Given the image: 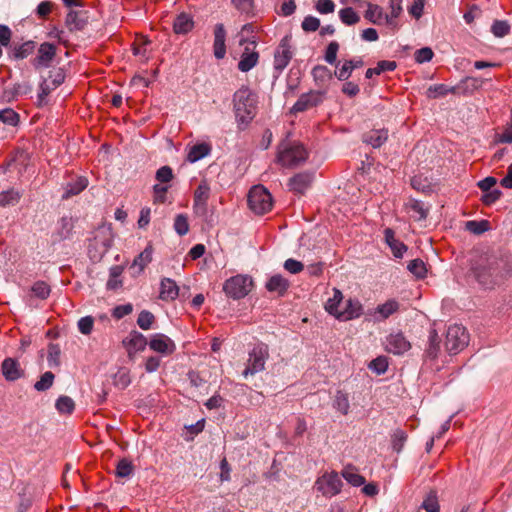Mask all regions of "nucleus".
I'll return each instance as SVG.
<instances>
[{"mask_svg": "<svg viewBox=\"0 0 512 512\" xmlns=\"http://www.w3.org/2000/svg\"><path fill=\"white\" fill-rule=\"evenodd\" d=\"M508 274L509 268L502 259L489 255H474L470 259L466 279L484 289H493L504 283Z\"/></svg>", "mask_w": 512, "mask_h": 512, "instance_id": "nucleus-1", "label": "nucleus"}, {"mask_svg": "<svg viewBox=\"0 0 512 512\" xmlns=\"http://www.w3.org/2000/svg\"><path fill=\"white\" fill-rule=\"evenodd\" d=\"M233 109L239 125L249 124L257 113V97L247 86H242L233 95Z\"/></svg>", "mask_w": 512, "mask_h": 512, "instance_id": "nucleus-2", "label": "nucleus"}, {"mask_svg": "<svg viewBox=\"0 0 512 512\" xmlns=\"http://www.w3.org/2000/svg\"><path fill=\"white\" fill-rule=\"evenodd\" d=\"M333 297L329 298L325 304L326 311L339 320H350L361 314L362 306L359 301L348 299L343 300V295L338 289L333 290Z\"/></svg>", "mask_w": 512, "mask_h": 512, "instance_id": "nucleus-3", "label": "nucleus"}, {"mask_svg": "<svg viewBox=\"0 0 512 512\" xmlns=\"http://www.w3.org/2000/svg\"><path fill=\"white\" fill-rule=\"evenodd\" d=\"M308 158V152L299 143L285 142L279 146L277 161L285 167H294Z\"/></svg>", "mask_w": 512, "mask_h": 512, "instance_id": "nucleus-4", "label": "nucleus"}, {"mask_svg": "<svg viewBox=\"0 0 512 512\" xmlns=\"http://www.w3.org/2000/svg\"><path fill=\"white\" fill-rule=\"evenodd\" d=\"M247 201L249 208L258 215L269 212L273 206L270 192L262 185H256L250 189Z\"/></svg>", "mask_w": 512, "mask_h": 512, "instance_id": "nucleus-5", "label": "nucleus"}, {"mask_svg": "<svg viewBox=\"0 0 512 512\" xmlns=\"http://www.w3.org/2000/svg\"><path fill=\"white\" fill-rule=\"evenodd\" d=\"M469 343V334L465 327L461 325H451L448 327L445 336V349L450 355L461 352Z\"/></svg>", "mask_w": 512, "mask_h": 512, "instance_id": "nucleus-6", "label": "nucleus"}, {"mask_svg": "<svg viewBox=\"0 0 512 512\" xmlns=\"http://www.w3.org/2000/svg\"><path fill=\"white\" fill-rule=\"evenodd\" d=\"M269 357V350L266 344L260 343L253 347L249 352L247 366L243 371V376H253L265 369L266 360Z\"/></svg>", "mask_w": 512, "mask_h": 512, "instance_id": "nucleus-7", "label": "nucleus"}, {"mask_svg": "<svg viewBox=\"0 0 512 512\" xmlns=\"http://www.w3.org/2000/svg\"><path fill=\"white\" fill-rule=\"evenodd\" d=\"M251 286V278L244 275H236L225 281L223 291L227 297L239 300L248 295L251 290Z\"/></svg>", "mask_w": 512, "mask_h": 512, "instance_id": "nucleus-8", "label": "nucleus"}, {"mask_svg": "<svg viewBox=\"0 0 512 512\" xmlns=\"http://www.w3.org/2000/svg\"><path fill=\"white\" fill-rule=\"evenodd\" d=\"M291 37L285 36L274 53V70L281 73L290 63L293 51L290 45Z\"/></svg>", "mask_w": 512, "mask_h": 512, "instance_id": "nucleus-9", "label": "nucleus"}, {"mask_svg": "<svg viewBox=\"0 0 512 512\" xmlns=\"http://www.w3.org/2000/svg\"><path fill=\"white\" fill-rule=\"evenodd\" d=\"M317 489L326 496H334L341 490L342 480L338 473L331 472L324 474L316 482Z\"/></svg>", "mask_w": 512, "mask_h": 512, "instance_id": "nucleus-10", "label": "nucleus"}, {"mask_svg": "<svg viewBox=\"0 0 512 512\" xmlns=\"http://www.w3.org/2000/svg\"><path fill=\"white\" fill-rule=\"evenodd\" d=\"M209 197L210 186L206 180H202L194 192L193 210L197 215L206 214Z\"/></svg>", "mask_w": 512, "mask_h": 512, "instance_id": "nucleus-11", "label": "nucleus"}, {"mask_svg": "<svg viewBox=\"0 0 512 512\" xmlns=\"http://www.w3.org/2000/svg\"><path fill=\"white\" fill-rule=\"evenodd\" d=\"M384 344L386 351L395 355H401L411 348L410 342L402 333L388 335Z\"/></svg>", "mask_w": 512, "mask_h": 512, "instance_id": "nucleus-12", "label": "nucleus"}, {"mask_svg": "<svg viewBox=\"0 0 512 512\" xmlns=\"http://www.w3.org/2000/svg\"><path fill=\"white\" fill-rule=\"evenodd\" d=\"M322 101V95L317 91L302 94L292 107V112H303L317 106Z\"/></svg>", "mask_w": 512, "mask_h": 512, "instance_id": "nucleus-13", "label": "nucleus"}, {"mask_svg": "<svg viewBox=\"0 0 512 512\" xmlns=\"http://www.w3.org/2000/svg\"><path fill=\"white\" fill-rule=\"evenodd\" d=\"M149 346L153 351L162 354H171L176 349L174 341L162 333L154 334L149 342Z\"/></svg>", "mask_w": 512, "mask_h": 512, "instance_id": "nucleus-14", "label": "nucleus"}, {"mask_svg": "<svg viewBox=\"0 0 512 512\" xmlns=\"http://www.w3.org/2000/svg\"><path fill=\"white\" fill-rule=\"evenodd\" d=\"M56 55V47L48 42H44L38 49V55L33 60V65L36 69L47 67Z\"/></svg>", "mask_w": 512, "mask_h": 512, "instance_id": "nucleus-15", "label": "nucleus"}, {"mask_svg": "<svg viewBox=\"0 0 512 512\" xmlns=\"http://www.w3.org/2000/svg\"><path fill=\"white\" fill-rule=\"evenodd\" d=\"M1 371L7 381H16L24 375L19 362L15 358H5L1 364Z\"/></svg>", "mask_w": 512, "mask_h": 512, "instance_id": "nucleus-16", "label": "nucleus"}, {"mask_svg": "<svg viewBox=\"0 0 512 512\" xmlns=\"http://www.w3.org/2000/svg\"><path fill=\"white\" fill-rule=\"evenodd\" d=\"M226 30L224 28V25L219 23L216 24L214 29V43H213V51L214 56L217 59H223L226 54Z\"/></svg>", "mask_w": 512, "mask_h": 512, "instance_id": "nucleus-17", "label": "nucleus"}, {"mask_svg": "<svg viewBox=\"0 0 512 512\" xmlns=\"http://www.w3.org/2000/svg\"><path fill=\"white\" fill-rule=\"evenodd\" d=\"M314 175L309 172L296 174L289 180V187L296 193H304L311 185Z\"/></svg>", "mask_w": 512, "mask_h": 512, "instance_id": "nucleus-18", "label": "nucleus"}, {"mask_svg": "<svg viewBox=\"0 0 512 512\" xmlns=\"http://www.w3.org/2000/svg\"><path fill=\"white\" fill-rule=\"evenodd\" d=\"M123 344L126 346L128 353L143 351L147 345L146 337L138 332L132 331L128 338L123 340Z\"/></svg>", "mask_w": 512, "mask_h": 512, "instance_id": "nucleus-19", "label": "nucleus"}, {"mask_svg": "<svg viewBox=\"0 0 512 512\" xmlns=\"http://www.w3.org/2000/svg\"><path fill=\"white\" fill-rule=\"evenodd\" d=\"M385 242L390 247L393 255L396 258H402L407 251V246L395 238V233L392 229L386 228L384 231Z\"/></svg>", "mask_w": 512, "mask_h": 512, "instance_id": "nucleus-20", "label": "nucleus"}, {"mask_svg": "<svg viewBox=\"0 0 512 512\" xmlns=\"http://www.w3.org/2000/svg\"><path fill=\"white\" fill-rule=\"evenodd\" d=\"M179 287L176 282L170 278H163L160 283V299L172 301L178 297Z\"/></svg>", "mask_w": 512, "mask_h": 512, "instance_id": "nucleus-21", "label": "nucleus"}, {"mask_svg": "<svg viewBox=\"0 0 512 512\" xmlns=\"http://www.w3.org/2000/svg\"><path fill=\"white\" fill-rule=\"evenodd\" d=\"M289 281L280 274L273 275L266 282V289L269 292L277 293L278 296H284L289 288Z\"/></svg>", "mask_w": 512, "mask_h": 512, "instance_id": "nucleus-22", "label": "nucleus"}, {"mask_svg": "<svg viewBox=\"0 0 512 512\" xmlns=\"http://www.w3.org/2000/svg\"><path fill=\"white\" fill-rule=\"evenodd\" d=\"M65 23L70 31L82 30L88 23V17L84 11H70Z\"/></svg>", "mask_w": 512, "mask_h": 512, "instance_id": "nucleus-23", "label": "nucleus"}, {"mask_svg": "<svg viewBox=\"0 0 512 512\" xmlns=\"http://www.w3.org/2000/svg\"><path fill=\"white\" fill-rule=\"evenodd\" d=\"M194 27V21L191 15L182 12L173 22V30L176 34H187Z\"/></svg>", "mask_w": 512, "mask_h": 512, "instance_id": "nucleus-24", "label": "nucleus"}, {"mask_svg": "<svg viewBox=\"0 0 512 512\" xmlns=\"http://www.w3.org/2000/svg\"><path fill=\"white\" fill-rule=\"evenodd\" d=\"M460 91V86H447L445 84L431 85L426 90V96L430 99L444 97L449 93L455 94Z\"/></svg>", "mask_w": 512, "mask_h": 512, "instance_id": "nucleus-25", "label": "nucleus"}, {"mask_svg": "<svg viewBox=\"0 0 512 512\" xmlns=\"http://www.w3.org/2000/svg\"><path fill=\"white\" fill-rule=\"evenodd\" d=\"M152 261V248L146 247L139 255H137L130 266L136 275L143 272L145 267Z\"/></svg>", "mask_w": 512, "mask_h": 512, "instance_id": "nucleus-26", "label": "nucleus"}, {"mask_svg": "<svg viewBox=\"0 0 512 512\" xmlns=\"http://www.w3.org/2000/svg\"><path fill=\"white\" fill-rule=\"evenodd\" d=\"M388 139L386 130H372L363 135V142L370 144L373 148L381 147Z\"/></svg>", "mask_w": 512, "mask_h": 512, "instance_id": "nucleus-27", "label": "nucleus"}, {"mask_svg": "<svg viewBox=\"0 0 512 512\" xmlns=\"http://www.w3.org/2000/svg\"><path fill=\"white\" fill-rule=\"evenodd\" d=\"M441 351V338L436 330L432 329L429 333L428 347L425 355L430 359H436Z\"/></svg>", "mask_w": 512, "mask_h": 512, "instance_id": "nucleus-28", "label": "nucleus"}, {"mask_svg": "<svg viewBox=\"0 0 512 512\" xmlns=\"http://www.w3.org/2000/svg\"><path fill=\"white\" fill-rule=\"evenodd\" d=\"M211 152V146L207 143H198L192 146L187 154V160L191 163L197 162L208 156Z\"/></svg>", "mask_w": 512, "mask_h": 512, "instance_id": "nucleus-29", "label": "nucleus"}, {"mask_svg": "<svg viewBox=\"0 0 512 512\" xmlns=\"http://www.w3.org/2000/svg\"><path fill=\"white\" fill-rule=\"evenodd\" d=\"M249 47L245 48V52L242 54L240 61L238 62V69L242 72H248L258 62L259 54L255 51L248 52Z\"/></svg>", "mask_w": 512, "mask_h": 512, "instance_id": "nucleus-30", "label": "nucleus"}, {"mask_svg": "<svg viewBox=\"0 0 512 512\" xmlns=\"http://www.w3.org/2000/svg\"><path fill=\"white\" fill-rule=\"evenodd\" d=\"M407 208L409 209L410 212H412V217L415 220L421 221L427 218L429 210L427 207H425L423 202L411 199L407 203Z\"/></svg>", "mask_w": 512, "mask_h": 512, "instance_id": "nucleus-31", "label": "nucleus"}, {"mask_svg": "<svg viewBox=\"0 0 512 512\" xmlns=\"http://www.w3.org/2000/svg\"><path fill=\"white\" fill-rule=\"evenodd\" d=\"M343 478L352 486L358 487L365 483V478L361 476L353 466H346L341 472Z\"/></svg>", "mask_w": 512, "mask_h": 512, "instance_id": "nucleus-32", "label": "nucleus"}, {"mask_svg": "<svg viewBox=\"0 0 512 512\" xmlns=\"http://www.w3.org/2000/svg\"><path fill=\"white\" fill-rule=\"evenodd\" d=\"M397 67V64L395 61H388V60H382L379 61L377 64V67L375 68H369L366 70L365 77L370 79L374 75H380L381 73L385 71H393Z\"/></svg>", "mask_w": 512, "mask_h": 512, "instance_id": "nucleus-33", "label": "nucleus"}, {"mask_svg": "<svg viewBox=\"0 0 512 512\" xmlns=\"http://www.w3.org/2000/svg\"><path fill=\"white\" fill-rule=\"evenodd\" d=\"M333 407L343 415H347L350 409L348 394L340 390L337 391L333 400Z\"/></svg>", "mask_w": 512, "mask_h": 512, "instance_id": "nucleus-34", "label": "nucleus"}, {"mask_svg": "<svg viewBox=\"0 0 512 512\" xmlns=\"http://www.w3.org/2000/svg\"><path fill=\"white\" fill-rule=\"evenodd\" d=\"M383 9L376 4H368V8L365 12V18L376 25L383 24Z\"/></svg>", "mask_w": 512, "mask_h": 512, "instance_id": "nucleus-35", "label": "nucleus"}, {"mask_svg": "<svg viewBox=\"0 0 512 512\" xmlns=\"http://www.w3.org/2000/svg\"><path fill=\"white\" fill-rule=\"evenodd\" d=\"M398 309L399 303L396 300H388L377 307L376 313L380 316V319L384 320L397 312Z\"/></svg>", "mask_w": 512, "mask_h": 512, "instance_id": "nucleus-36", "label": "nucleus"}, {"mask_svg": "<svg viewBox=\"0 0 512 512\" xmlns=\"http://www.w3.org/2000/svg\"><path fill=\"white\" fill-rule=\"evenodd\" d=\"M485 79L479 77H466L457 85L464 92H473L482 87Z\"/></svg>", "mask_w": 512, "mask_h": 512, "instance_id": "nucleus-37", "label": "nucleus"}, {"mask_svg": "<svg viewBox=\"0 0 512 512\" xmlns=\"http://www.w3.org/2000/svg\"><path fill=\"white\" fill-rule=\"evenodd\" d=\"M123 268L120 265H115L110 268V277L107 281V289L115 290L122 285L120 275L122 274Z\"/></svg>", "mask_w": 512, "mask_h": 512, "instance_id": "nucleus-38", "label": "nucleus"}, {"mask_svg": "<svg viewBox=\"0 0 512 512\" xmlns=\"http://www.w3.org/2000/svg\"><path fill=\"white\" fill-rule=\"evenodd\" d=\"M339 18L345 25H354L360 21V16L351 7L343 8L339 11Z\"/></svg>", "mask_w": 512, "mask_h": 512, "instance_id": "nucleus-39", "label": "nucleus"}, {"mask_svg": "<svg viewBox=\"0 0 512 512\" xmlns=\"http://www.w3.org/2000/svg\"><path fill=\"white\" fill-rule=\"evenodd\" d=\"M61 349L58 344L50 343L48 345V354L47 360L50 367H59L61 364L60 361Z\"/></svg>", "mask_w": 512, "mask_h": 512, "instance_id": "nucleus-40", "label": "nucleus"}, {"mask_svg": "<svg viewBox=\"0 0 512 512\" xmlns=\"http://www.w3.org/2000/svg\"><path fill=\"white\" fill-rule=\"evenodd\" d=\"M88 185V180L85 177H79L76 183L68 184L66 192L63 194V198H68L73 195L79 194Z\"/></svg>", "mask_w": 512, "mask_h": 512, "instance_id": "nucleus-41", "label": "nucleus"}, {"mask_svg": "<svg viewBox=\"0 0 512 512\" xmlns=\"http://www.w3.org/2000/svg\"><path fill=\"white\" fill-rule=\"evenodd\" d=\"M31 292L35 297L45 300L49 297L51 289L46 282L37 281L32 285Z\"/></svg>", "mask_w": 512, "mask_h": 512, "instance_id": "nucleus-42", "label": "nucleus"}, {"mask_svg": "<svg viewBox=\"0 0 512 512\" xmlns=\"http://www.w3.org/2000/svg\"><path fill=\"white\" fill-rule=\"evenodd\" d=\"M55 407L60 413L71 414L75 409V403L69 396H60Z\"/></svg>", "mask_w": 512, "mask_h": 512, "instance_id": "nucleus-43", "label": "nucleus"}, {"mask_svg": "<svg viewBox=\"0 0 512 512\" xmlns=\"http://www.w3.org/2000/svg\"><path fill=\"white\" fill-rule=\"evenodd\" d=\"M392 448L395 452L400 453L407 440V433L401 429H396L392 434Z\"/></svg>", "mask_w": 512, "mask_h": 512, "instance_id": "nucleus-44", "label": "nucleus"}, {"mask_svg": "<svg viewBox=\"0 0 512 512\" xmlns=\"http://www.w3.org/2000/svg\"><path fill=\"white\" fill-rule=\"evenodd\" d=\"M407 269L417 278H424L427 273L425 263L419 258L411 260L407 265Z\"/></svg>", "mask_w": 512, "mask_h": 512, "instance_id": "nucleus-45", "label": "nucleus"}, {"mask_svg": "<svg viewBox=\"0 0 512 512\" xmlns=\"http://www.w3.org/2000/svg\"><path fill=\"white\" fill-rule=\"evenodd\" d=\"M20 197L21 194L14 189L3 191L0 193V206L14 205L18 203Z\"/></svg>", "mask_w": 512, "mask_h": 512, "instance_id": "nucleus-46", "label": "nucleus"}, {"mask_svg": "<svg viewBox=\"0 0 512 512\" xmlns=\"http://www.w3.org/2000/svg\"><path fill=\"white\" fill-rule=\"evenodd\" d=\"M368 368L375 372L377 375H382L387 371L388 368V359L385 356H378L377 358L373 359L369 365Z\"/></svg>", "mask_w": 512, "mask_h": 512, "instance_id": "nucleus-47", "label": "nucleus"}, {"mask_svg": "<svg viewBox=\"0 0 512 512\" xmlns=\"http://www.w3.org/2000/svg\"><path fill=\"white\" fill-rule=\"evenodd\" d=\"M35 49L34 41H26L19 47L14 49L13 56L15 59H24L33 53Z\"/></svg>", "mask_w": 512, "mask_h": 512, "instance_id": "nucleus-48", "label": "nucleus"}, {"mask_svg": "<svg viewBox=\"0 0 512 512\" xmlns=\"http://www.w3.org/2000/svg\"><path fill=\"white\" fill-rule=\"evenodd\" d=\"M55 376L52 372H45L40 379L34 384V388L37 391H46L49 389L54 382Z\"/></svg>", "mask_w": 512, "mask_h": 512, "instance_id": "nucleus-49", "label": "nucleus"}, {"mask_svg": "<svg viewBox=\"0 0 512 512\" xmlns=\"http://www.w3.org/2000/svg\"><path fill=\"white\" fill-rule=\"evenodd\" d=\"M488 226H489V222L486 220H482V221L471 220V221H467L465 224L466 230H468L469 232L476 234V235L482 234L485 231H487Z\"/></svg>", "mask_w": 512, "mask_h": 512, "instance_id": "nucleus-50", "label": "nucleus"}, {"mask_svg": "<svg viewBox=\"0 0 512 512\" xmlns=\"http://www.w3.org/2000/svg\"><path fill=\"white\" fill-rule=\"evenodd\" d=\"M491 32L495 37H504L510 32V25L504 20H495L491 26Z\"/></svg>", "mask_w": 512, "mask_h": 512, "instance_id": "nucleus-51", "label": "nucleus"}, {"mask_svg": "<svg viewBox=\"0 0 512 512\" xmlns=\"http://www.w3.org/2000/svg\"><path fill=\"white\" fill-rule=\"evenodd\" d=\"M154 322L155 317L150 311L143 310L139 313L137 324L141 329L149 330Z\"/></svg>", "mask_w": 512, "mask_h": 512, "instance_id": "nucleus-52", "label": "nucleus"}, {"mask_svg": "<svg viewBox=\"0 0 512 512\" xmlns=\"http://www.w3.org/2000/svg\"><path fill=\"white\" fill-rule=\"evenodd\" d=\"M0 121L11 126H16L19 122V115L13 109L6 108L0 111Z\"/></svg>", "mask_w": 512, "mask_h": 512, "instance_id": "nucleus-53", "label": "nucleus"}, {"mask_svg": "<svg viewBox=\"0 0 512 512\" xmlns=\"http://www.w3.org/2000/svg\"><path fill=\"white\" fill-rule=\"evenodd\" d=\"M174 229L178 235L184 236L189 231V223L187 216L184 214H178L174 220Z\"/></svg>", "mask_w": 512, "mask_h": 512, "instance_id": "nucleus-54", "label": "nucleus"}, {"mask_svg": "<svg viewBox=\"0 0 512 512\" xmlns=\"http://www.w3.org/2000/svg\"><path fill=\"white\" fill-rule=\"evenodd\" d=\"M339 50V44L336 41H332L326 48L325 52V61L329 64H336V67L339 66V62H337V52Z\"/></svg>", "mask_w": 512, "mask_h": 512, "instance_id": "nucleus-55", "label": "nucleus"}, {"mask_svg": "<svg viewBox=\"0 0 512 512\" xmlns=\"http://www.w3.org/2000/svg\"><path fill=\"white\" fill-rule=\"evenodd\" d=\"M434 52L430 47H423L415 51L414 58L419 64L429 62L432 60Z\"/></svg>", "mask_w": 512, "mask_h": 512, "instance_id": "nucleus-56", "label": "nucleus"}, {"mask_svg": "<svg viewBox=\"0 0 512 512\" xmlns=\"http://www.w3.org/2000/svg\"><path fill=\"white\" fill-rule=\"evenodd\" d=\"M47 79H48V81L51 80V82H49V83L51 85H53L55 88H57L64 82V79H65L64 69L63 68H54L53 70H51L49 72V76Z\"/></svg>", "mask_w": 512, "mask_h": 512, "instance_id": "nucleus-57", "label": "nucleus"}, {"mask_svg": "<svg viewBox=\"0 0 512 512\" xmlns=\"http://www.w3.org/2000/svg\"><path fill=\"white\" fill-rule=\"evenodd\" d=\"M338 69L334 72L335 77L340 81H346L352 74V66L351 62L345 60L341 67H337Z\"/></svg>", "mask_w": 512, "mask_h": 512, "instance_id": "nucleus-58", "label": "nucleus"}, {"mask_svg": "<svg viewBox=\"0 0 512 512\" xmlns=\"http://www.w3.org/2000/svg\"><path fill=\"white\" fill-rule=\"evenodd\" d=\"M56 89L53 85H51L47 78H44L40 84V92L38 94V103L40 106L44 105L46 97L50 94L52 90Z\"/></svg>", "mask_w": 512, "mask_h": 512, "instance_id": "nucleus-59", "label": "nucleus"}, {"mask_svg": "<svg viewBox=\"0 0 512 512\" xmlns=\"http://www.w3.org/2000/svg\"><path fill=\"white\" fill-rule=\"evenodd\" d=\"M173 171L170 166H162L160 167L155 175V178L160 183H168L173 179Z\"/></svg>", "mask_w": 512, "mask_h": 512, "instance_id": "nucleus-60", "label": "nucleus"}, {"mask_svg": "<svg viewBox=\"0 0 512 512\" xmlns=\"http://www.w3.org/2000/svg\"><path fill=\"white\" fill-rule=\"evenodd\" d=\"M312 76L315 81L324 82L326 79H330L332 77L330 70L323 65H317L312 69Z\"/></svg>", "mask_w": 512, "mask_h": 512, "instance_id": "nucleus-61", "label": "nucleus"}, {"mask_svg": "<svg viewBox=\"0 0 512 512\" xmlns=\"http://www.w3.org/2000/svg\"><path fill=\"white\" fill-rule=\"evenodd\" d=\"M94 327V318L92 316L82 317L78 321V329L84 335H89Z\"/></svg>", "mask_w": 512, "mask_h": 512, "instance_id": "nucleus-62", "label": "nucleus"}, {"mask_svg": "<svg viewBox=\"0 0 512 512\" xmlns=\"http://www.w3.org/2000/svg\"><path fill=\"white\" fill-rule=\"evenodd\" d=\"M133 470L132 463L127 459H121L116 467V475L119 477H128Z\"/></svg>", "mask_w": 512, "mask_h": 512, "instance_id": "nucleus-63", "label": "nucleus"}, {"mask_svg": "<svg viewBox=\"0 0 512 512\" xmlns=\"http://www.w3.org/2000/svg\"><path fill=\"white\" fill-rule=\"evenodd\" d=\"M302 29L306 32H314L320 27V20L313 16H306L302 22Z\"/></svg>", "mask_w": 512, "mask_h": 512, "instance_id": "nucleus-64", "label": "nucleus"}]
</instances>
